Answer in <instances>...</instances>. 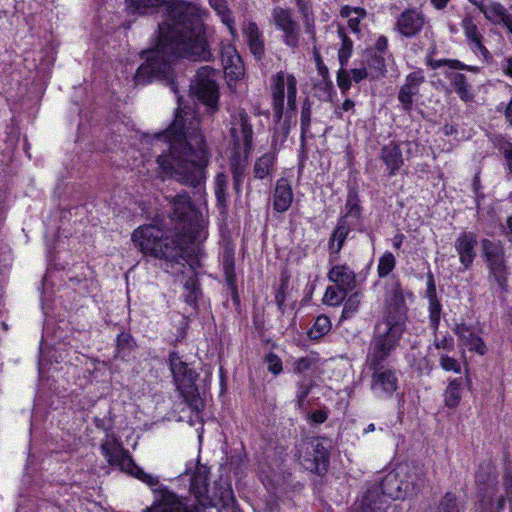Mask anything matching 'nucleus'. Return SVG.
Instances as JSON below:
<instances>
[{"mask_svg": "<svg viewBox=\"0 0 512 512\" xmlns=\"http://www.w3.org/2000/svg\"><path fill=\"white\" fill-rule=\"evenodd\" d=\"M207 10L194 3L183 4L170 11L167 20L158 25L159 40L155 48L145 51V62L137 69L136 85L153 78L168 79L177 57L206 61L211 57L204 36Z\"/></svg>", "mask_w": 512, "mask_h": 512, "instance_id": "nucleus-1", "label": "nucleus"}, {"mask_svg": "<svg viewBox=\"0 0 512 512\" xmlns=\"http://www.w3.org/2000/svg\"><path fill=\"white\" fill-rule=\"evenodd\" d=\"M163 137L169 144V153L157 157L162 171L181 184L201 186L206 179L209 153L199 120L190 113L178 112Z\"/></svg>", "mask_w": 512, "mask_h": 512, "instance_id": "nucleus-2", "label": "nucleus"}, {"mask_svg": "<svg viewBox=\"0 0 512 512\" xmlns=\"http://www.w3.org/2000/svg\"><path fill=\"white\" fill-rule=\"evenodd\" d=\"M101 453L109 465L118 467L122 472L140 480L152 488L154 493V503L146 512H200L197 507L188 506L182 498L173 491L160 487L159 478L156 475L145 472L139 467L131 457L128 450L113 435H107L102 441Z\"/></svg>", "mask_w": 512, "mask_h": 512, "instance_id": "nucleus-3", "label": "nucleus"}, {"mask_svg": "<svg viewBox=\"0 0 512 512\" xmlns=\"http://www.w3.org/2000/svg\"><path fill=\"white\" fill-rule=\"evenodd\" d=\"M401 325H383L373 334L366 355V366L371 372L370 388L382 398H391L399 388L398 371L387 364L401 340Z\"/></svg>", "mask_w": 512, "mask_h": 512, "instance_id": "nucleus-4", "label": "nucleus"}, {"mask_svg": "<svg viewBox=\"0 0 512 512\" xmlns=\"http://www.w3.org/2000/svg\"><path fill=\"white\" fill-rule=\"evenodd\" d=\"M132 241L145 255L171 264L183 265L187 261L189 238L185 235H169L163 228L148 224L134 230Z\"/></svg>", "mask_w": 512, "mask_h": 512, "instance_id": "nucleus-5", "label": "nucleus"}, {"mask_svg": "<svg viewBox=\"0 0 512 512\" xmlns=\"http://www.w3.org/2000/svg\"><path fill=\"white\" fill-rule=\"evenodd\" d=\"M189 476L190 492L198 503L204 507H219V512H236L233 490L229 485L215 484L209 487V469L202 464L188 467L184 473Z\"/></svg>", "mask_w": 512, "mask_h": 512, "instance_id": "nucleus-6", "label": "nucleus"}, {"mask_svg": "<svg viewBox=\"0 0 512 512\" xmlns=\"http://www.w3.org/2000/svg\"><path fill=\"white\" fill-rule=\"evenodd\" d=\"M170 204L171 219L183 225V232L177 234L188 237L190 244L193 240L200 237V232L204 229L202 215L193 206L187 192H182L171 197Z\"/></svg>", "mask_w": 512, "mask_h": 512, "instance_id": "nucleus-7", "label": "nucleus"}, {"mask_svg": "<svg viewBox=\"0 0 512 512\" xmlns=\"http://www.w3.org/2000/svg\"><path fill=\"white\" fill-rule=\"evenodd\" d=\"M169 366L180 395L190 407L198 410L202 404L195 384L198 374L189 368L176 351L169 354Z\"/></svg>", "mask_w": 512, "mask_h": 512, "instance_id": "nucleus-8", "label": "nucleus"}, {"mask_svg": "<svg viewBox=\"0 0 512 512\" xmlns=\"http://www.w3.org/2000/svg\"><path fill=\"white\" fill-rule=\"evenodd\" d=\"M405 467H397L396 469L388 472L382 479L380 483V489L378 487H374L368 489L366 493L363 495L362 499L356 502L350 509V511L356 506L361 505L367 495L371 491H375L377 496L372 498L371 507H375L379 512H395L393 507L383 508V503L381 501L380 490L383 495H387L393 499L405 498L407 497V485H404L403 475L405 473Z\"/></svg>", "mask_w": 512, "mask_h": 512, "instance_id": "nucleus-9", "label": "nucleus"}, {"mask_svg": "<svg viewBox=\"0 0 512 512\" xmlns=\"http://www.w3.org/2000/svg\"><path fill=\"white\" fill-rule=\"evenodd\" d=\"M270 90L274 117L279 121L283 116L285 103V89L287 90V104L291 110L296 108L297 79L293 74L280 71L270 78Z\"/></svg>", "mask_w": 512, "mask_h": 512, "instance_id": "nucleus-10", "label": "nucleus"}, {"mask_svg": "<svg viewBox=\"0 0 512 512\" xmlns=\"http://www.w3.org/2000/svg\"><path fill=\"white\" fill-rule=\"evenodd\" d=\"M401 325V337L406 330V305L404 293L398 281L390 283L385 295V315L376 323L373 334H377L378 328L385 325Z\"/></svg>", "mask_w": 512, "mask_h": 512, "instance_id": "nucleus-11", "label": "nucleus"}, {"mask_svg": "<svg viewBox=\"0 0 512 512\" xmlns=\"http://www.w3.org/2000/svg\"><path fill=\"white\" fill-rule=\"evenodd\" d=\"M229 134L236 154L243 153L245 158L253 150V125L250 115L238 108L231 114Z\"/></svg>", "mask_w": 512, "mask_h": 512, "instance_id": "nucleus-12", "label": "nucleus"}, {"mask_svg": "<svg viewBox=\"0 0 512 512\" xmlns=\"http://www.w3.org/2000/svg\"><path fill=\"white\" fill-rule=\"evenodd\" d=\"M218 72L209 67L203 66L198 69L195 80V93L198 99L203 102L211 113L218 110V85L216 77Z\"/></svg>", "mask_w": 512, "mask_h": 512, "instance_id": "nucleus-13", "label": "nucleus"}, {"mask_svg": "<svg viewBox=\"0 0 512 512\" xmlns=\"http://www.w3.org/2000/svg\"><path fill=\"white\" fill-rule=\"evenodd\" d=\"M271 21L282 32V42L292 50L300 46L301 28L290 9L276 6L271 12Z\"/></svg>", "mask_w": 512, "mask_h": 512, "instance_id": "nucleus-14", "label": "nucleus"}, {"mask_svg": "<svg viewBox=\"0 0 512 512\" xmlns=\"http://www.w3.org/2000/svg\"><path fill=\"white\" fill-rule=\"evenodd\" d=\"M304 455H300L301 465L308 471L322 475L329 465V449L318 439L304 444Z\"/></svg>", "mask_w": 512, "mask_h": 512, "instance_id": "nucleus-15", "label": "nucleus"}, {"mask_svg": "<svg viewBox=\"0 0 512 512\" xmlns=\"http://www.w3.org/2000/svg\"><path fill=\"white\" fill-rule=\"evenodd\" d=\"M426 24V16L417 8L404 10L396 19L394 29L406 38L417 36Z\"/></svg>", "mask_w": 512, "mask_h": 512, "instance_id": "nucleus-16", "label": "nucleus"}, {"mask_svg": "<svg viewBox=\"0 0 512 512\" xmlns=\"http://www.w3.org/2000/svg\"><path fill=\"white\" fill-rule=\"evenodd\" d=\"M477 236L470 231H463L456 238L454 247L458 253L463 270H467L476 257Z\"/></svg>", "mask_w": 512, "mask_h": 512, "instance_id": "nucleus-17", "label": "nucleus"}, {"mask_svg": "<svg viewBox=\"0 0 512 512\" xmlns=\"http://www.w3.org/2000/svg\"><path fill=\"white\" fill-rule=\"evenodd\" d=\"M327 277L340 292L348 293L356 287L355 272L347 265H334L328 271Z\"/></svg>", "mask_w": 512, "mask_h": 512, "instance_id": "nucleus-18", "label": "nucleus"}, {"mask_svg": "<svg viewBox=\"0 0 512 512\" xmlns=\"http://www.w3.org/2000/svg\"><path fill=\"white\" fill-rule=\"evenodd\" d=\"M452 330L458 337L459 342L470 351H475L479 355H484L487 352V347L483 340L466 323H457Z\"/></svg>", "mask_w": 512, "mask_h": 512, "instance_id": "nucleus-19", "label": "nucleus"}, {"mask_svg": "<svg viewBox=\"0 0 512 512\" xmlns=\"http://www.w3.org/2000/svg\"><path fill=\"white\" fill-rule=\"evenodd\" d=\"M242 30L250 52L256 59L260 60L264 56L265 52V44L262 31L253 21H248L245 23Z\"/></svg>", "mask_w": 512, "mask_h": 512, "instance_id": "nucleus-20", "label": "nucleus"}, {"mask_svg": "<svg viewBox=\"0 0 512 512\" xmlns=\"http://www.w3.org/2000/svg\"><path fill=\"white\" fill-rule=\"evenodd\" d=\"M293 196L289 181L286 178L278 179L273 193V209L278 213L287 211L291 206Z\"/></svg>", "mask_w": 512, "mask_h": 512, "instance_id": "nucleus-21", "label": "nucleus"}, {"mask_svg": "<svg viewBox=\"0 0 512 512\" xmlns=\"http://www.w3.org/2000/svg\"><path fill=\"white\" fill-rule=\"evenodd\" d=\"M398 467H405L403 475L404 485H407V495L411 496L416 494L419 489L424 485L427 479L425 470L416 465L403 464Z\"/></svg>", "mask_w": 512, "mask_h": 512, "instance_id": "nucleus-22", "label": "nucleus"}, {"mask_svg": "<svg viewBox=\"0 0 512 512\" xmlns=\"http://www.w3.org/2000/svg\"><path fill=\"white\" fill-rule=\"evenodd\" d=\"M380 157L388 169L389 176L396 175L404 163L402 152L395 142L384 145L381 149Z\"/></svg>", "mask_w": 512, "mask_h": 512, "instance_id": "nucleus-23", "label": "nucleus"}, {"mask_svg": "<svg viewBox=\"0 0 512 512\" xmlns=\"http://www.w3.org/2000/svg\"><path fill=\"white\" fill-rule=\"evenodd\" d=\"M175 0H128V7L138 14H148L156 11L157 8L161 6L167 7V16L171 10L176 9L177 7L186 4L187 2L180 3L177 6L172 7Z\"/></svg>", "mask_w": 512, "mask_h": 512, "instance_id": "nucleus-24", "label": "nucleus"}, {"mask_svg": "<svg viewBox=\"0 0 512 512\" xmlns=\"http://www.w3.org/2000/svg\"><path fill=\"white\" fill-rule=\"evenodd\" d=\"M350 225L346 223L345 219H340L335 230L329 239V252L330 261H335L337 255L341 251L344 242L349 234Z\"/></svg>", "mask_w": 512, "mask_h": 512, "instance_id": "nucleus-25", "label": "nucleus"}, {"mask_svg": "<svg viewBox=\"0 0 512 512\" xmlns=\"http://www.w3.org/2000/svg\"><path fill=\"white\" fill-rule=\"evenodd\" d=\"M276 154L274 152H267L261 157L257 158L253 167V175L256 179H266L275 171Z\"/></svg>", "mask_w": 512, "mask_h": 512, "instance_id": "nucleus-26", "label": "nucleus"}, {"mask_svg": "<svg viewBox=\"0 0 512 512\" xmlns=\"http://www.w3.org/2000/svg\"><path fill=\"white\" fill-rule=\"evenodd\" d=\"M448 78L450 79L451 86L462 101H472L474 95L471 92V85L467 82V78L464 74L450 73Z\"/></svg>", "mask_w": 512, "mask_h": 512, "instance_id": "nucleus-27", "label": "nucleus"}, {"mask_svg": "<svg viewBox=\"0 0 512 512\" xmlns=\"http://www.w3.org/2000/svg\"><path fill=\"white\" fill-rule=\"evenodd\" d=\"M298 8L299 13L302 16L305 31L310 35L313 42L316 39L314 16L312 12V6L310 0H294Z\"/></svg>", "mask_w": 512, "mask_h": 512, "instance_id": "nucleus-28", "label": "nucleus"}, {"mask_svg": "<svg viewBox=\"0 0 512 512\" xmlns=\"http://www.w3.org/2000/svg\"><path fill=\"white\" fill-rule=\"evenodd\" d=\"M210 7L216 11L222 22L229 28L231 33L235 31V21L226 0H208Z\"/></svg>", "mask_w": 512, "mask_h": 512, "instance_id": "nucleus-29", "label": "nucleus"}, {"mask_svg": "<svg viewBox=\"0 0 512 512\" xmlns=\"http://www.w3.org/2000/svg\"><path fill=\"white\" fill-rule=\"evenodd\" d=\"M482 245L489 266L505 262L504 251L500 245L493 243L487 239L482 241Z\"/></svg>", "mask_w": 512, "mask_h": 512, "instance_id": "nucleus-30", "label": "nucleus"}, {"mask_svg": "<svg viewBox=\"0 0 512 512\" xmlns=\"http://www.w3.org/2000/svg\"><path fill=\"white\" fill-rule=\"evenodd\" d=\"M461 385V379H453L449 382L444 393L445 404L448 407L454 408L459 404L461 400Z\"/></svg>", "mask_w": 512, "mask_h": 512, "instance_id": "nucleus-31", "label": "nucleus"}, {"mask_svg": "<svg viewBox=\"0 0 512 512\" xmlns=\"http://www.w3.org/2000/svg\"><path fill=\"white\" fill-rule=\"evenodd\" d=\"M407 360L412 369L417 373L422 374L429 371V362L425 355L419 350L412 348L407 354Z\"/></svg>", "mask_w": 512, "mask_h": 512, "instance_id": "nucleus-32", "label": "nucleus"}, {"mask_svg": "<svg viewBox=\"0 0 512 512\" xmlns=\"http://www.w3.org/2000/svg\"><path fill=\"white\" fill-rule=\"evenodd\" d=\"M331 330V321L326 315H320L316 318L313 326L308 332L311 339L317 340L328 334Z\"/></svg>", "mask_w": 512, "mask_h": 512, "instance_id": "nucleus-33", "label": "nucleus"}, {"mask_svg": "<svg viewBox=\"0 0 512 512\" xmlns=\"http://www.w3.org/2000/svg\"><path fill=\"white\" fill-rule=\"evenodd\" d=\"M338 35L342 41L341 48L338 52V58L341 66H344L347 64L348 59L350 58L352 54L353 49V42L352 40L346 35L345 30L343 27L338 28Z\"/></svg>", "mask_w": 512, "mask_h": 512, "instance_id": "nucleus-34", "label": "nucleus"}, {"mask_svg": "<svg viewBox=\"0 0 512 512\" xmlns=\"http://www.w3.org/2000/svg\"><path fill=\"white\" fill-rule=\"evenodd\" d=\"M361 299L362 293H360L359 291L354 292L353 294L345 298V300L343 301L344 306L341 318L348 319L352 317L358 311L361 305Z\"/></svg>", "mask_w": 512, "mask_h": 512, "instance_id": "nucleus-35", "label": "nucleus"}, {"mask_svg": "<svg viewBox=\"0 0 512 512\" xmlns=\"http://www.w3.org/2000/svg\"><path fill=\"white\" fill-rule=\"evenodd\" d=\"M396 259L391 252H385L379 259L377 272L380 278L388 276L395 268Z\"/></svg>", "mask_w": 512, "mask_h": 512, "instance_id": "nucleus-36", "label": "nucleus"}, {"mask_svg": "<svg viewBox=\"0 0 512 512\" xmlns=\"http://www.w3.org/2000/svg\"><path fill=\"white\" fill-rule=\"evenodd\" d=\"M347 294L340 292L337 286H328L323 296V303L328 306H338L343 303Z\"/></svg>", "mask_w": 512, "mask_h": 512, "instance_id": "nucleus-37", "label": "nucleus"}, {"mask_svg": "<svg viewBox=\"0 0 512 512\" xmlns=\"http://www.w3.org/2000/svg\"><path fill=\"white\" fill-rule=\"evenodd\" d=\"M490 273L493 276L494 280L498 284L501 290H506L507 288V270L505 266V262L497 263L489 266Z\"/></svg>", "mask_w": 512, "mask_h": 512, "instance_id": "nucleus-38", "label": "nucleus"}, {"mask_svg": "<svg viewBox=\"0 0 512 512\" xmlns=\"http://www.w3.org/2000/svg\"><path fill=\"white\" fill-rule=\"evenodd\" d=\"M300 124L301 138L304 139L308 134H310L311 125V104L308 99H306L302 105Z\"/></svg>", "mask_w": 512, "mask_h": 512, "instance_id": "nucleus-39", "label": "nucleus"}, {"mask_svg": "<svg viewBox=\"0 0 512 512\" xmlns=\"http://www.w3.org/2000/svg\"><path fill=\"white\" fill-rule=\"evenodd\" d=\"M436 512H459L455 494L447 492L440 500Z\"/></svg>", "mask_w": 512, "mask_h": 512, "instance_id": "nucleus-40", "label": "nucleus"}, {"mask_svg": "<svg viewBox=\"0 0 512 512\" xmlns=\"http://www.w3.org/2000/svg\"><path fill=\"white\" fill-rule=\"evenodd\" d=\"M227 176L218 173L215 177V195L220 205L224 206L226 202Z\"/></svg>", "mask_w": 512, "mask_h": 512, "instance_id": "nucleus-41", "label": "nucleus"}, {"mask_svg": "<svg viewBox=\"0 0 512 512\" xmlns=\"http://www.w3.org/2000/svg\"><path fill=\"white\" fill-rule=\"evenodd\" d=\"M441 318V304L438 299L429 300L430 327L436 333Z\"/></svg>", "mask_w": 512, "mask_h": 512, "instance_id": "nucleus-42", "label": "nucleus"}, {"mask_svg": "<svg viewBox=\"0 0 512 512\" xmlns=\"http://www.w3.org/2000/svg\"><path fill=\"white\" fill-rule=\"evenodd\" d=\"M461 26L468 42L482 35L471 16H465L461 22Z\"/></svg>", "mask_w": 512, "mask_h": 512, "instance_id": "nucleus-43", "label": "nucleus"}, {"mask_svg": "<svg viewBox=\"0 0 512 512\" xmlns=\"http://www.w3.org/2000/svg\"><path fill=\"white\" fill-rule=\"evenodd\" d=\"M439 365L445 371L461 373L460 362L454 357L449 356L448 353L439 354Z\"/></svg>", "mask_w": 512, "mask_h": 512, "instance_id": "nucleus-44", "label": "nucleus"}, {"mask_svg": "<svg viewBox=\"0 0 512 512\" xmlns=\"http://www.w3.org/2000/svg\"><path fill=\"white\" fill-rule=\"evenodd\" d=\"M427 65L432 69L440 68L441 66H448L451 69L454 68H465V64L456 59H440L435 60L431 57L427 56L426 58Z\"/></svg>", "mask_w": 512, "mask_h": 512, "instance_id": "nucleus-45", "label": "nucleus"}, {"mask_svg": "<svg viewBox=\"0 0 512 512\" xmlns=\"http://www.w3.org/2000/svg\"><path fill=\"white\" fill-rule=\"evenodd\" d=\"M417 95L415 91L412 89L406 87L405 85H402L399 93H398V100L402 104V107L405 111H410L413 105V97Z\"/></svg>", "mask_w": 512, "mask_h": 512, "instance_id": "nucleus-46", "label": "nucleus"}, {"mask_svg": "<svg viewBox=\"0 0 512 512\" xmlns=\"http://www.w3.org/2000/svg\"><path fill=\"white\" fill-rule=\"evenodd\" d=\"M425 81V77L422 71H414L409 73L406 76V80L404 85L413 91H415L417 94L419 93V86Z\"/></svg>", "mask_w": 512, "mask_h": 512, "instance_id": "nucleus-47", "label": "nucleus"}, {"mask_svg": "<svg viewBox=\"0 0 512 512\" xmlns=\"http://www.w3.org/2000/svg\"><path fill=\"white\" fill-rule=\"evenodd\" d=\"M264 362L267 364L268 371L274 375L280 374L283 370L282 360L273 352H270L265 356Z\"/></svg>", "mask_w": 512, "mask_h": 512, "instance_id": "nucleus-48", "label": "nucleus"}, {"mask_svg": "<svg viewBox=\"0 0 512 512\" xmlns=\"http://www.w3.org/2000/svg\"><path fill=\"white\" fill-rule=\"evenodd\" d=\"M185 289L188 291V294L186 295V302L188 304H194L198 298V281L195 277H189L185 284Z\"/></svg>", "mask_w": 512, "mask_h": 512, "instance_id": "nucleus-49", "label": "nucleus"}, {"mask_svg": "<svg viewBox=\"0 0 512 512\" xmlns=\"http://www.w3.org/2000/svg\"><path fill=\"white\" fill-rule=\"evenodd\" d=\"M433 345L436 349L442 350V353H449L454 350V338L451 335H445L442 338L435 337Z\"/></svg>", "mask_w": 512, "mask_h": 512, "instance_id": "nucleus-50", "label": "nucleus"}, {"mask_svg": "<svg viewBox=\"0 0 512 512\" xmlns=\"http://www.w3.org/2000/svg\"><path fill=\"white\" fill-rule=\"evenodd\" d=\"M366 17V11L361 7H355V13L348 18V26L349 28L355 32H359V24L361 20Z\"/></svg>", "mask_w": 512, "mask_h": 512, "instance_id": "nucleus-51", "label": "nucleus"}, {"mask_svg": "<svg viewBox=\"0 0 512 512\" xmlns=\"http://www.w3.org/2000/svg\"><path fill=\"white\" fill-rule=\"evenodd\" d=\"M377 496V493L375 491H371L365 501L361 505H356L351 511L349 512H379L375 507H371V501L372 498H375Z\"/></svg>", "mask_w": 512, "mask_h": 512, "instance_id": "nucleus-52", "label": "nucleus"}, {"mask_svg": "<svg viewBox=\"0 0 512 512\" xmlns=\"http://www.w3.org/2000/svg\"><path fill=\"white\" fill-rule=\"evenodd\" d=\"M223 269L225 272L226 280L232 283L235 279L234 273V259L231 256H225L223 259Z\"/></svg>", "mask_w": 512, "mask_h": 512, "instance_id": "nucleus-53", "label": "nucleus"}, {"mask_svg": "<svg viewBox=\"0 0 512 512\" xmlns=\"http://www.w3.org/2000/svg\"><path fill=\"white\" fill-rule=\"evenodd\" d=\"M351 75L348 71L340 70L337 75V84L339 88L346 92L350 89L351 86Z\"/></svg>", "mask_w": 512, "mask_h": 512, "instance_id": "nucleus-54", "label": "nucleus"}, {"mask_svg": "<svg viewBox=\"0 0 512 512\" xmlns=\"http://www.w3.org/2000/svg\"><path fill=\"white\" fill-rule=\"evenodd\" d=\"M234 189L237 193L241 192V186L244 181V166L237 165L233 170Z\"/></svg>", "mask_w": 512, "mask_h": 512, "instance_id": "nucleus-55", "label": "nucleus"}, {"mask_svg": "<svg viewBox=\"0 0 512 512\" xmlns=\"http://www.w3.org/2000/svg\"><path fill=\"white\" fill-rule=\"evenodd\" d=\"M470 45H472V50L474 52L478 51L484 58H488L489 51L488 49L483 45V36L477 37V39L471 40Z\"/></svg>", "mask_w": 512, "mask_h": 512, "instance_id": "nucleus-56", "label": "nucleus"}, {"mask_svg": "<svg viewBox=\"0 0 512 512\" xmlns=\"http://www.w3.org/2000/svg\"><path fill=\"white\" fill-rule=\"evenodd\" d=\"M346 207L349 208V210L342 219H345V221L347 222V219H349V218H353V219L359 218L360 207L356 203H351L350 201H348Z\"/></svg>", "mask_w": 512, "mask_h": 512, "instance_id": "nucleus-57", "label": "nucleus"}, {"mask_svg": "<svg viewBox=\"0 0 512 512\" xmlns=\"http://www.w3.org/2000/svg\"><path fill=\"white\" fill-rule=\"evenodd\" d=\"M351 78L356 82H360L363 79H366L369 76V73L365 67L363 68H355L349 71Z\"/></svg>", "mask_w": 512, "mask_h": 512, "instance_id": "nucleus-58", "label": "nucleus"}, {"mask_svg": "<svg viewBox=\"0 0 512 512\" xmlns=\"http://www.w3.org/2000/svg\"><path fill=\"white\" fill-rule=\"evenodd\" d=\"M312 361L309 358L303 357L295 361L294 370L302 373L310 368Z\"/></svg>", "mask_w": 512, "mask_h": 512, "instance_id": "nucleus-59", "label": "nucleus"}, {"mask_svg": "<svg viewBox=\"0 0 512 512\" xmlns=\"http://www.w3.org/2000/svg\"><path fill=\"white\" fill-rule=\"evenodd\" d=\"M504 157L506 159V162H507V168H508V179H512V144L509 143L505 148H504Z\"/></svg>", "mask_w": 512, "mask_h": 512, "instance_id": "nucleus-60", "label": "nucleus"}, {"mask_svg": "<svg viewBox=\"0 0 512 512\" xmlns=\"http://www.w3.org/2000/svg\"><path fill=\"white\" fill-rule=\"evenodd\" d=\"M427 297L429 300L437 299L436 296V286L434 283V278L432 273L428 274V281H427Z\"/></svg>", "mask_w": 512, "mask_h": 512, "instance_id": "nucleus-61", "label": "nucleus"}, {"mask_svg": "<svg viewBox=\"0 0 512 512\" xmlns=\"http://www.w3.org/2000/svg\"><path fill=\"white\" fill-rule=\"evenodd\" d=\"M327 417V413L323 410H316L310 415L311 421L316 424H321L325 422Z\"/></svg>", "mask_w": 512, "mask_h": 512, "instance_id": "nucleus-62", "label": "nucleus"}, {"mask_svg": "<svg viewBox=\"0 0 512 512\" xmlns=\"http://www.w3.org/2000/svg\"><path fill=\"white\" fill-rule=\"evenodd\" d=\"M503 234L511 241L512 240V215L509 216L505 222L501 226Z\"/></svg>", "mask_w": 512, "mask_h": 512, "instance_id": "nucleus-63", "label": "nucleus"}, {"mask_svg": "<svg viewBox=\"0 0 512 512\" xmlns=\"http://www.w3.org/2000/svg\"><path fill=\"white\" fill-rule=\"evenodd\" d=\"M309 391H310V388L308 385L302 384L300 386L298 394H297L298 402H299L300 406L303 405V402H304L305 398L307 397V395L309 394Z\"/></svg>", "mask_w": 512, "mask_h": 512, "instance_id": "nucleus-64", "label": "nucleus"}]
</instances>
